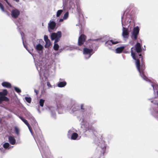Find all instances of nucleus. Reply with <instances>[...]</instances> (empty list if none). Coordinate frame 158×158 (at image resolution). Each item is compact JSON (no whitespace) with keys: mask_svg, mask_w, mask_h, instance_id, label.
I'll use <instances>...</instances> for the list:
<instances>
[{"mask_svg":"<svg viewBox=\"0 0 158 158\" xmlns=\"http://www.w3.org/2000/svg\"><path fill=\"white\" fill-rule=\"evenodd\" d=\"M133 48V47H132L131 49V56L132 58L136 60L135 64L136 67L139 73L140 76L144 80L146 81H148L149 80L144 74V65L143 64H141L140 66L139 60L137 58L135 53L132 50Z\"/></svg>","mask_w":158,"mask_h":158,"instance_id":"nucleus-1","label":"nucleus"},{"mask_svg":"<svg viewBox=\"0 0 158 158\" xmlns=\"http://www.w3.org/2000/svg\"><path fill=\"white\" fill-rule=\"evenodd\" d=\"M79 0H63V4L69 9H73L77 6V11L79 14L81 12V10L79 6Z\"/></svg>","mask_w":158,"mask_h":158,"instance_id":"nucleus-2","label":"nucleus"},{"mask_svg":"<svg viewBox=\"0 0 158 158\" xmlns=\"http://www.w3.org/2000/svg\"><path fill=\"white\" fill-rule=\"evenodd\" d=\"M94 142L97 145V149L100 152L101 155L103 156L106 153L107 148V144L103 140H99L97 138H96Z\"/></svg>","mask_w":158,"mask_h":158,"instance_id":"nucleus-3","label":"nucleus"},{"mask_svg":"<svg viewBox=\"0 0 158 158\" xmlns=\"http://www.w3.org/2000/svg\"><path fill=\"white\" fill-rule=\"evenodd\" d=\"M82 127L83 128V132L85 135L87 136H89L93 135H95L96 131L94 128L89 126L86 123L82 125Z\"/></svg>","mask_w":158,"mask_h":158,"instance_id":"nucleus-4","label":"nucleus"},{"mask_svg":"<svg viewBox=\"0 0 158 158\" xmlns=\"http://www.w3.org/2000/svg\"><path fill=\"white\" fill-rule=\"evenodd\" d=\"M46 110L48 111L52 118L54 119L56 118V115L55 112L56 108L53 106H46L43 108V110Z\"/></svg>","mask_w":158,"mask_h":158,"instance_id":"nucleus-5","label":"nucleus"},{"mask_svg":"<svg viewBox=\"0 0 158 158\" xmlns=\"http://www.w3.org/2000/svg\"><path fill=\"white\" fill-rule=\"evenodd\" d=\"M93 49L89 48H84L83 49V54L85 58L86 59H89L92 55L94 53Z\"/></svg>","mask_w":158,"mask_h":158,"instance_id":"nucleus-6","label":"nucleus"},{"mask_svg":"<svg viewBox=\"0 0 158 158\" xmlns=\"http://www.w3.org/2000/svg\"><path fill=\"white\" fill-rule=\"evenodd\" d=\"M139 29L138 26L133 28L131 33V38L133 40H136L139 35Z\"/></svg>","mask_w":158,"mask_h":158,"instance_id":"nucleus-7","label":"nucleus"},{"mask_svg":"<svg viewBox=\"0 0 158 158\" xmlns=\"http://www.w3.org/2000/svg\"><path fill=\"white\" fill-rule=\"evenodd\" d=\"M37 140L39 142V145L40 146V147H39L38 146V147L41 153V155H42V153H44V149L45 147H46L45 142L43 138L41 137L40 139L38 136H37ZM42 156L43 158H44L43 157V156Z\"/></svg>","mask_w":158,"mask_h":158,"instance_id":"nucleus-8","label":"nucleus"},{"mask_svg":"<svg viewBox=\"0 0 158 158\" xmlns=\"http://www.w3.org/2000/svg\"><path fill=\"white\" fill-rule=\"evenodd\" d=\"M66 110H71L72 108L74 106L75 102L74 101L69 100L65 103Z\"/></svg>","mask_w":158,"mask_h":158,"instance_id":"nucleus-9","label":"nucleus"},{"mask_svg":"<svg viewBox=\"0 0 158 158\" xmlns=\"http://www.w3.org/2000/svg\"><path fill=\"white\" fill-rule=\"evenodd\" d=\"M57 110L59 113L61 114L63 110H66L65 103L62 104L61 102H59L57 104Z\"/></svg>","mask_w":158,"mask_h":158,"instance_id":"nucleus-10","label":"nucleus"},{"mask_svg":"<svg viewBox=\"0 0 158 158\" xmlns=\"http://www.w3.org/2000/svg\"><path fill=\"white\" fill-rule=\"evenodd\" d=\"M61 36V31H58L57 33L52 32L51 34V39L52 40H53L56 38H60Z\"/></svg>","mask_w":158,"mask_h":158,"instance_id":"nucleus-11","label":"nucleus"},{"mask_svg":"<svg viewBox=\"0 0 158 158\" xmlns=\"http://www.w3.org/2000/svg\"><path fill=\"white\" fill-rule=\"evenodd\" d=\"M129 31L128 28L123 26L122 35L124 38L128 39L129 36Z\"/></svg>","mask_w":158,"mask_h":158,"instance_id":"nucleus-12","label":"nucleus"},{"mask_svg":"<svg viewBox=\"0 0 158 158\" xmlns=\"http://www.w3.org/2000/svg\"><path fill=\"white\" fill-rule=\"evenodd\" d=\"M56 26V23L54 21L50 20L49 23H48V31L51 32L52 30H54Z\"/></svg>","mask_w":158,"mask_h":158,"instance_id":"nucleus-13","label":"nucleus"},{"mask_svg":"<svg viewBox=\"0 0 158 158\" xmlns=\"http://www.w3.org/2000/svg\"><path fill=\"white\" fill-rule=\"evenodd\" d=\"M35 65L36 69L39 73H40V71L41 72V69H44V66L45 64L41 61H40L37 64H35Z\"/></svg>","mask_w":158,"mask_h":158,"instance_id":"nucleus-14","label":"nucleus"},{"mask_svg":"<svg viewBox=\"0 0 158 158\" xmlns=\"http://www.w3.org/2000/svg\"><path fill=\"white\" fill-rule=\"evenodd\" d=\"M20 13V11L16 9H15L11 11V16L14 18H18Z\"/></svg>","mask_w":158,"mask_h":158,"instance_id":"nucleus-15","label":"nucleus"},{"mask_svg":"<svg viewBox=\"0 0 158 158\" xmlns=\"http://www.w3.org/2000/svg\"><path fill=\"white\" fill-rule=\"evenodd\" d=\"M86 39V36L84 35H81L79 37L78 40V44L79 46L83 44Z\"/></svg>","mask_w":158,"mask_h":158,"instance_id":"nucleus-16","label":"nucleus"},{"mask_svg":"<svg viewBox=\"0 0 158 158\" xmlns=\"http://www.w3.org/2000/svg\"><path fill=\"white\" fill-rule=\"evenodd\" d=\"M33 45L35 50L38 51H42L44 47L40 43L36 44L35 42H33Z\"/></svg>","mask_w":158,"mask_h":158,"instance_id":"nucleus-17","label":"nucleus"},{"mask_svg":"<svg viewBox=\"0 0 158 158\" xmlns=\"http://www.w3.org/2000/svg\"><path fill=\"white\" fill-rule=\"evenodd\" d=\"M60 81L58 82L57 86L60 88H62L65 87L67 85V83L64 79L60 78Z\"/></svg>","mask_w":158,"mask_h":158,"instance_id":"nucleus-18","label":"nucleus"},{"mask_svg":"<svg viewBox=\"0 0 158 158\" xmlns=\"http://www.w3.org/2000/svg\"><path fill=\"white\" fill-rule=\"evenodd\" d=\"M119 43H120V42L116 41L115 39L109 40L105 43V45L107 46L109 45H112L115 44Z\"/></svg>","mask_w":158,"mask_h":158,"instance_id":"nucleus-19","label":"nucleus"},{"mask_svg":"<svg viewBox=\"0 0 158 158\" xmlns=\"http://www.w3.org/2000/svg\"><path fill=\"white\" fill-rule=\"evenodd\" d=\"M151 114L155 118L158 119V111L154 108H152L150 110Z\"/></svg>","mask_w":158,"mask_h":158,"instance_id":"nucleus-20","label":"nucleus"},{"mask_svg":"<svg viewBox=\"0 0 158 158\" xmlns=\"http://www.w3.org/2000/svg\"><path fill=\"white\" fill-rule=\"evenodd\" d=\"M135 47L136 51L137 53H139L142 51V49L140 43L137 42L135 45Z\"/></svg>","mask_w":158,"mask_h":158,"instance_id":"nucleus-21","label":"nucleus"},{"mask_svg":"<svg viewBox=\"0 0 158 158\" xmlns=\"http://www.w3.org/2000/svg\"><path fill=\"white\" fill-rule=\"evenodd\" d=\"M130 10L128 8H127L126 10L125 11L124 13L123 14V16H122L121 17V19H122V25H123V21L124 19V18H125V19H126V20H127V18L126 17V15L128 14V13L129 11Z\"/></svg>","mask_w":158,"mask_h":158,"instance_id":"nucleus-22","label":"nucleus"},{"mask_svg":"<svg viewBox=\"0 0 158 158\" xmlns=\"http://www.w3.org/2000/svg\"><path fill=\"white\" fill-rule=\"evenodd\" d=\"M1 85L3 87L7 88H10L11 87L10 83L6 81L3 82L2 83Z\"/></svg>","mask_w":158,"mask_h":158,"instance_id":"nucleus-23","label":"nucleus"},{"mask_svg":"<svg viewBox=\"0 0 158 158\" xmlns=\"http://www.w3.org/2000/svg\"><path fill=\"white\" fill-rule=\"evenodd\" d=\"M9 141L12 145H14L16 143V140L15 138L12 136H9L8 137Z\"/></svg>","mask_w":158,"mask_h":158,"instance_id":"nucleus-24","label":"nucleus"},{"mask_svg":"<svg viewBox=\"0 0 158 158\" xmlns=\"http://www.w3.org/2000/svg\"><path fill=\"white\" fill-rule=\"evenodd\" d=\"M150 84L152 87L154 92H156L157 95L158 96V85H154L152 83L150 82Z\"/></svg>","mask_w":158,"mask_h":158,"instance_id":"nucleus-25","label":"nucleus"},{"mask_svg":"<svg viewBox=\"0 0 158 158\" xmlns=\"http://www.w3.org/2000/svg\"><path fill=\"white\" fill-rule=\"evenodd\" d=\"M27 116L29 119H30L31 120L33 121L34 122L35 121V118L30 112H27Z\"/></svg>","mask_w":158,"mask_h":158,"instance_id":"nucleus-26","label":"nucleus"},{"mask_svg":"<svg viewBox=\"0 0 158 158\" xmlns=\"http://www.w3.org/2000/svg\"><path fill=\"white\" fill-rule=\"evenodd\" d=\"M80 108H81V111H80L82 113L83 116H84V115L86 114V111H85V108H84V104H81V106H80Z\"/></svg>","mask_w":158,"mask_h":158,"instance_id":"nucleus-27","label":"nucleus"},{"mask_svg":"<svg viewBox=\"0 0 158 158\" xmlns=\"http://www.w3.org/2000/svg\"><path fill=\"white\" fill-rule=\"evenodd\" d=\"M124 47L123 46L118 47L116 48L115 51L116 53H121L124 49Z\"/></svg>","mask_w":158,"mask_h":158,"instance_id":"nucleus-28","label":"nucleus"},{"mask_svg":"<svg viewBox=\"0 0 158 158\" xmlns=\"http://www.w3.org/2000/svg\"><path fill=\"white\" fill-rule=\"evenodd\" d=\"M78 137V135L77 133L74 132L73 133L71 136V139L73 140H76Z\"/></svg>","mask_w":158,"mask_h":158,"instance_id":"nucleus-29","label":"nucleus"},{"mask_svg":"<svg viewBox=\"0 0 158 158\" xmlns=\"http://www.w3.org/2000/svg\"><path fill=\"white\" fill-rule=\"evenodd\" d=\"M7 94V91L6 89H4L2 92H0V96H5Z\"/></svg>","mask_w":158,"mask_h":158,"instance_id":"nucleus-30","label":"nucleus"},{"mask_svg":"<svg viewBox=\"0 0 158 158\" xmlns=\"http://www.w3.org/2000/svg\"><path fill=\"white\" fill-rule=\"evenodd\" d=\"M14 131L15 133L18 136H19L20 135V133H19V129L17 127H15V128H14Z\"/></svg>","mask_w":158,"mask_h":158,"instance_id":"nucleus-31","label":"nucleus"},{"mask_svg":"<svg viewBox=\"0 0 158 158\" xmlns=\"http://www.w3.org/2000/svg\"><path fill=\"white\" fill-rule=\"evenodd\" d=\"M3 147L5 148L10 149L11 148L10 144L8 143H5L3 145Z\"/></svg>","mask_w":158,"mask_h":158,"instance_id":"nucleus-32","label":"nucleus"},{"mask_svg":"<svg viewBox=\"0 0 158 158\" xmlns=\"http://www.w3.org/2000/svg\"><path fill=\"white\" fill-rule=\"evenodd\" d=\"M19 118L26 124L27 126H28L29 124V123L26 119H24L23 117L20 116H19Z\"/></svg>","mask_w":158,"mask_h":158,"instance_id":"nucleus-33","label":"nucleus"},{"mask_svg":"<svg viewBox=\"0 0 158 158\" xmlns=\"http://www.w3.org/2000/svg\"><path fill=\"white\" fill-rule=\"evenodd\" d=\"M46 44L45 45V48H47L49 47L51 44V42L50 40L45 41Z\"/></svg>","mask_w":158,"mask_h":158,"instance_id":"nucleus-34","label":"nucleus"},{"mask_svg":"<svg viewBox=\"0 0 158 158\" xmlns=\"http://www.w3.org/2000/svg\"><path fill=\"white\" fill-rule=\"evenodd\" d=\"M63 12V10H58L56 13V16L57 17H60V15Z\"/></svg>","mask_w":158,"mask_h":158,"instance_id":"nucleus-35","label":"nucleus"},{"mask_svg":"<svg viewBox=\"0 0 158 158\" xmlns=\"http://www.w3.org/2000/svg\"><path fill=\"white\" fill-rule=\"evenodd\" d=\"M78 109L79 108L77 106H75V105L72 108V109H71V111L72 113H73L75 111H77Z\"/></svg>","mask_w":158,"mask_h":158,"instance_id":"nucleus-36","label":"nucleus"},{"mask_svg":"<svg viewBox=\"0 0 158 158\" xmlns=\"http://www.w3.org/2000/svg\"><path fill=\"white\" fill-rule=\"evenodd\" d=\"M59 48V45L57 44H54L53 48L55 51H57Z\"/></svg>","mask_w":158,"mask_h":158,"instance_id":"nucleus-37","label":"nucleus"},{"mask_svg":"<svg viewBox=\"0 0 158 158\" xmlns=\"http://www.w3.org/2000/svg\"><path fill=\"white\" fill-rule=\"evenodd\" d=\"M44 101L45 100L42 99L40 100L39 104L41 106L43 107V106Z\"/></svg>","mask_w":158,"mask_h":158,"instance_id":"nucleus-38","label":"nucleus"},{"mask_svg":"<svg viewBox=\"0 0 158 158\" xmlns=\"http://www.w3.org/2000/svg\"><path fill=\"white\" fill-rule=\"evenodd\" d=\"M69 16V13L68 12H66L65 14L64 15L63 18L64 20L67 19Z\"/></svg>","mask_w":158,"mask_h":158,"instance_id":"nucleus-39","label":"nucleus"},{"mask_svg":"<svg viewBox=\"0 0 158 158\" xmlns=\"http://www.w3.org/2000/svg\"><path fill=\"white\" fill-rule=\"evenodd\" d=\"M14 88L15 91L17 93H20L21 92V89L18 87L15 86L14 87Z\"/></svg>","mask_w":158,"mask_h":158,"instance_id":"nucleus-40","label":"nucleus"},{"mask_svg":"<svg viewBox=\"0 0 158 158\" xmlns=\"http://www.w3.org/2000/svg\"><path fill=\"white\" fill-rule=\"evenodd\" d=\"M25 100L26 101L29 103H30L31 101V97H25Z\"/></svg>","mask_w":158,"mask_h":158,"instance_id":"nucleus-41","label":"nucleus"},{"mask_svg":"<svg viewBox=\"0 0 158 158\" xmlns=\"http://www.w3.org/2000/svg\"><path fill=\"white\" fill-rule=\"evenodd\" d=\"M2 98H3V101H8L9 100L8 98L5 96H2Z\"/></svg>","mask_w":158,"mask_h":158,"instance_id":"nucleus-42","label":"nucleus"},{"mask_svg":"<svg viewBox=\"0 0 158 158\" xmlns=\"http://www.w3.org/2000/svg\"><path fill=\"white\" fill-rule=\"evenodd\" d=\"M44 39L45 41H48L49 40L48 39V37L47 35H44Z\"/></svg>","mask_w":158,"mask_h":158,"instance_id":"nucleus-43","label":"nucleus"},{"mask_svg":"<svg viewBox=\"0 0 158 158\" xmlns=\"http://www.w3.org/2000/svg\"><path fill=\"white\" fill-rule=\"evenodd\" d=\"M73 131L71 130H69L68 132V136H70V135H72V134H73Z\"/></svg>","mask_w":158,"mask_h":158,"instance_id":"nucleus-44","label":"nucleus"},{"mask_svg":"<svg viewBox=\"0 0 158 158\" xmlns=\"http://www.w3.org/2000/svg\"><path fill=\"white\" fill-rule=\"evenodd\" d=\"M60 38H56L54 39L55 41L54 44H57V43L59 42L60 40Z\"/></svg>","mask_w":158,"mask_h":158,"instance_id":"nucleus-45","label":"nucleus"},{"mask_svg":"<svg viewBox=\"0 0 158 158\" xmlns=\"http://www.w3.org/2000/svg\"><path fill=\"white\" fill-rule=\"evenodd\" d=\"M46 89H45L44 88H43L41 90V94H44L45 93Z\"/></svg>","mask_w":158,"mask_h":158,"instance_id":"nucleus-46","label":"nucleus"},{"mask_svg":"<svg viewBox=\"0 0 158 158\" xmlns=\"http://www.w3.org/2000/svg\"><path fill=\"white\" fill-rule=\"evenodd\" d=\"M7 3V4L10 7H12V6L11 4L8 2L7 0H4Z\"/></svg>","mask_w":158,"mask_h":158,"instance_id":"nucleus-47","label":"nucleus"},{"mask_svg":"<svg viewBox=\"0 0 158 158\" xmlns=\"http://www.w3.org/2000/svg\"><path fill=\"white\" fill-rule=\"evenodd\" d=\"M47 85L49 87V88L52 87V86L51 85L50 83L49 82H47Z\"/></svg>","mask_w":158,"mask_h":158,"instance_id":"nucleus-48","label":"nucleus"},{"mask_svg":"<svg viewBox=\"0 0 158 158\" xmlns=\"http://www.w3.org/2000/svg\"><path fill=\"white\" fill-rule=\"evenodd\" d=\"M0 8L2 11H4V7L2 4L0 6Z\"/></svg>","mask_w":158,"mask_h":158,"instance_id":"nucleus-49","label":"nucleus"},{"mask_svg":"<svg viewBox=\"0 0 158 158\" xmlns=\"http://www.w3.org/2000/svg\"><path fill=\"white\" fill-rule=\"evenodd\" d=\"M34 92L35 93L36 95H37L38 93H39V91L37 90H36L35 89H34Z\"/></svg>","mask_w":158,"mask_h":158,"instance_id":"nucleus-50","label":"nucleus"},{"mask_svg":"<svg viewBox=\"0 0 158 158\" xmlns=\"http://www.w3.org/2000/svg\"><path fill=\"white\" fill-rule=\"evenodd\" d=\"M2 98V96H0V104L2 103L3 101Z\"/></svg>","mask_w":158,"mask_h":158,"instance_id":"nucleus-51","label":"nucleus"},{"mask_svg":"<svg viewBox=\"0 0 158 158\" xmlns=\"http://www.w3.org/2000/svg\"><path fill=\"white\" fill-rule=\"evenodd\" d=\"M23 45H24V47L26 49H27V50L28 51V52H29V53H30V54H31L32 56H33V55H32V54H31V52L29 51V50L27 49V48L26 46L25 45H24V42H23Z\"/></svg>","mask_w":158,"mask_h":158,"instance_id":"nucleus-52","label":"nucleus"},{"mask_svg":"<svg viewBox=\"0 0 158 158\" xmlns=\"http://www.w3.org/2000/svg\"><path fill=\"white\" fill-rule=\"evenodd\" d=\"M63 19H60V20H59V22H61L63 21Z\"/></svg>","mask_w":158,"mask_h":158,"instance_id":"nucleus-53","label":"nucleus"},{"mask_svg":"<svg viewBox=\"0 0 158 158\" xmlns=\"http://www.w3.org/2000/svg\"><path fill=\"white\" fill-rule=\"evenodd\" d=\"M139 56L140 57V58H141V60H143V58L142 57V55L141 54H139Z\"/></svg>","mask_w":158,"mask_h":158,"instance_id":"nucleus-54","label":"nucleus"},{"mask_svg":"<svg viewBox=\"0 0 158 158\" xmlns=\"http://www.w3.org/2000/svg\"><path fill=\"white\" fill-rule=\"evenodd\" d=\"M29 130L30 131L31 133L32 134V132L31 128V129H29Z\"/></svg>","mask_w":158,"mask_h":158,"instance_id":"nucleus-55","label":"nucleus"},{"mask_svg":"<svg viewBox=\"0 0 158 158\" xmlns=\"http://www.w3.org/2000/svg\"><path fill=\"white\" fill-rule=\"evenodd\" d=\"M27 126V127H28V128L29 129H31V127L30 126V125H29V124L28 125V126Z\"/></svg>","mask_w":158,"mask_h":158,"instance_id":"nucleus-56","label":"nucleus"},{"mask_svg":"<svg viewBox=\"0 0 158 158\" xmlns=\"http://www.w3.org/2000/svg\"><path fill=\"white\" fill-rule=\"evenodd\" d=\"M133 42L132 41H131L130 42V44L131 45H133Z\"/></svg>","mask_w":158,"mask_h":158,"instance_id":"nucleus-57","label":"nucleus"},{"mask_svg":"<svg viewBox=\"0 0 158 158\" xmlns=\"http://www.w3.org/2000/svg\"><path fill=\"white\" fill-rule=\"evenodd\" d=\"M21 36H22V40H23V37H22V34H23V32H22V33H21Z\"/></svg>","mask_w":158,"mask_h":158,"instance_id":"nucleus-58","label":"nucleus"},{"mask_svg":"<svg viewBox=\"0 0 158 158\" xmlns=\"http://www.w3.org/2000/svg\"><path fill=\"white\" fill-rule=\"evenodd\" d=\"M98 40V39H94V40H94V41H97V40Z\"/></svg>","mask_w":158,"mask_h":158,"instance_id":"nucleus-59","label":"nucleus"},{"mask_svg":"<svg viewBox=\"0 0 158 158\" xmlns=\"http://www.w3.org/2000/svg\"><path fill=\"white\" fill-rule=\"evenodd\" d=\"M151 103H152L153 102V101L151 100Z\"/></svg>","mask_w":158,"mask_h":158,"instance_id":"nucleus-60","label":"nucleus"},{"mask_svg":"<svg viewBox=\"0 0 158 158\" xmlns=\"http://www.w3.org/2000/svg\"><path fill=\"white\" fill-rule=\"evenodd\" d=\"M10 147H11V148H12L13 147V146H10Z\"/></svg>","mask_w":158,"mask_h":158,"instance_id":"nucleus-61","label":"nucleus"},{"mask_svg":"<svg viewBox=\"0 0 158 158\" xmlns=\"http://www.w3.org/2000/svg\"><path fill=\"white\" fill-rule=\"evenodd\" d=\"M2 5V4L1 2H0V6H1Z\"/></svg>","mask_w":158,"mask_h":158,"instance_id":"nucleus-62","label":"nucleus"},{"mask_svg":"<svg viewBox=\"0 0 158 158\" xmlns=\"http://www.w3.org/2000/svg\"><path fill=\"white\" fill-rule=\"evenodd\" d=\"M157 106L158 107V103L156 104Z\"/></svg>","mask_w":158,"mask_h":158,"instance_id":"nucleus-63","label":"nucleus"},{"mask_svg":"<svg viewBox=\"0 0 158 158\" xmlns=\"http://www.w3.org/2000/svg\"><path fill=\"white\" fill-rule=\"evenodd\" d=\"M92 158H98V157H96V158H95V157H93Z\"/></svg>","mask_w":158,"mask_h":158,"instance_id":"nucleus-64","label":"nucleus"}]
</instances>
